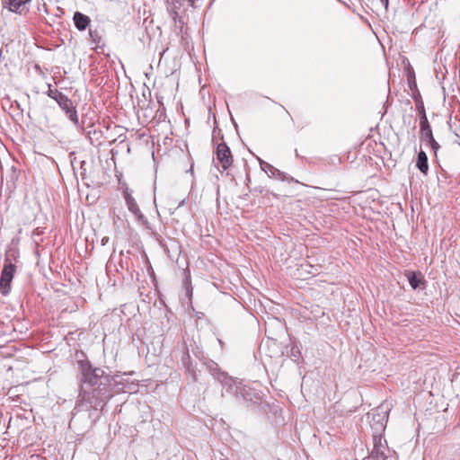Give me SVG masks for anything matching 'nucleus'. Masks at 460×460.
Returning <instances> with one entry per match:
<instances>
[{"label": "nucleus", "mask_w": 460, "mask_h": 460, "mask_svg": "<svg viewBox=\"0 0 460 460\" xmlns=\"http://www.w3.org/2000/svg\"><path fill=\"white\" fill-rule=\"evenodd\" d=\"M77 364L80 390L76 407L88 403L90 407L98 410L111 397L108 386L114 377L105 374L103 369L93 367L88 359H80Z\"/></svg>", "instance_id": "f257e3e1"}, {"label": "nucleus", "mask_w": 460, "mask_h": 460, "mask_svg": "<svg viewBox=\"0 0 460 460\" xmlns=\"http://www.w3.org/2000/svg\"><path fill=\"white\" fill-rule=\"evenodd\" d=\"M16 271V266L5 259V263L0 277V290L4 296H7L11 291V283Z\"/></svg>", "instance_id": "f03ea898"}, {"label": "nucleus", "mask_w": 460, "mask_h": 460, "mask_svg": "<svg viewBox=\"0 0 460 460\" xmlns=\"http://www.w3.org/2000/svg\"><path fill=\"white\" fill-rule=\"evenodd\" d=\"M372 436L373 449L365 460H388V456L385 455L386 440L383 439V434Z\"/></svg>", "instance_id": "7ed1b4c3"}, {"label": "nucleus", "mask_w": 460, "mask_h": 460, "mask_svg": "<svg viewBox=\"0 0 460 460\" xmlns=\"http://www.w3.org/2000/svg\"><path fill=\"white\" fill-rule=\"evenodd\" d=\"M58 106L65 111L66 115L69 119L71 122L76 127H80L79 118L77 114V111L75 106L74 105L71 99H69L66 94L61 97L58 102H57Z\"/></svg>", "instance_id": "20e7f679"}, {"label": "nucleus", "mask_w": 460, "mask_h": 460, "mask_svg": "<svg viewBox=\"0 0 460 460\" xmlns=\"http://www.w3.org/2000/svg\"><path fill=\"white\" fill-rule=\"evenodd\" d=\"M234 393L236 399L244 403H256L260 400L259 394L245 385H235Z\"/></svg>", "instance_id": "39448f33"}, {"label": "nucleus", "mask_w": 460, "mask_h": 460, "mask_svg": "<svg viewBox=\"0 0 460 460\" xmlns=\"http://www.w3.org/2000/svg\"><path fill=\"white\" fill-rule=\"evenodd\" d=\"M216 155L217 160L224 171L227 170L233 164L234 159L231 150L225 142L217 145Z\"/></svg>", "instance_id": "423d86ee"}, {"label": "nucleus", "mask_w": 460, "mask_h": 460, "mask_svg": "<svg viewBox=\"0 0 460 460\" xmlns=\"http://www.w3.org/2000/svg\"><path fill=\"white\" fill-rule=\"evenodd\" d=\"M377 411H380V409L378 408ZM387 420L388 414L386 411L382 410L381 411L373 413L370 423L373 431L372 435L383 434L386 427Z\"/></svg>", "instance_id": "0eeeda50"}, {"label": "nucleus", "mask_w": 460, "mask_h": 460, "mask_svg": "<svg viewBox=\"0 0 460 460\" xmlns=\"http://www.w3.org/2000/svg\"><path fill=\"white\" fill-rule=\"evenodd\" d=\"M204 366L206 369L210 373V375L220 383L229 385L230 389H233L231 383L233 380L227 376L226 373L220 370L218 365L213 360H207L204 362Z\"/></svg>", "instance_id": "6e6552de"}, {"label": "nucleus", "mask_w": 460, "mask_h": 460, "mask_svg": "<svg viewBox=\"0 0 460 460\" xmlns=\"http://www.w3.org/2000/svg\"><path fill=\"white\" fill-rule=\"evenodd\" d=\"M261 169L264 171L269 177L279 179L282 181H293V178L288 176L286 172L279 171V169L275 168L270 164L263 161L260 157H257Z\"/></svg>", "instance_id": "1a4fd4ad"}, {"label": "nucleus", "mask_w": 460, "mask_h": 460, "mask_svg": "<svg viewBox=\"0 0 460 460\" xmlns=\"http://www.w3.org/2000/svg\"><path fill=\"white\" fill-rule=\"evenodd\" d=\"M31 1V0H2V4L4 8L13 13L22 14L29 12L27 5Z\"/></svg>", "instance_id": "9d476101"}, {"label": "nucleus", "mask_w": 460, "mask_h": 460, "mask_svg": "<svg viewBox=\"0 0 460 460\" xmlns=\"http://www.w3.org/2000/svg\"><path fill=\"white\" fill-rule=\"evenodd\" d=\"M420 139L425 141L428 145H429V146L431 147V149L434 152V155H437V153H438V149L440 148V146L433 137V133H432V129H431L429 122L423 124V125H420Z\"/></svg>", "instance_id": "9b49d317"}, {"label": "nucleus", "mask_w": 460, "mask_h": 460, "mask_svg": "<svg viewBox=\"0 0 460 460\" xmlns=\"http://www.w3.org/2000/svg\"><path fill=\"white\" fill-rule=\"evenodd\" d=\"M404 275L413 289L423 290L426 288L427 281L420 271L406 270Z\"/></svg>", "instance_id": "f8f14e48"}, {"label": "nucleus", "mask_w": 460, "mask_h": 460, "mask_svg": "<svg viewBox=\"0 0 460 460\" xmlns=\"http://www.w3.org/2000/svg\"><path fill=\"white\" fill-rule=\"evenodd\" d=\"M85 135L88 137L90 143L93 146L102 145V132L101 129L95 128L94 125L92 124L85 129Z\"/></svg>", "instance_id": "ddd939ff"}, {"label": "nucleus", "mask_w": 460, "mask_h": 460, "mask_svg": "<svg viewBox=\"0 0 460 460\" xmlns=\"http://www.w3.org/2000/svg\"><path fill=\"white\" fill-rule=\"evenodd\" d=\"M184 349H185V351L181 357V363H182L183 367H185L186 371L188 372V374H190L191 376L192 381L197 382L198 377H197L195 366H193V364L191 362L190 356L189 354V350H188L187 347H185Z\"/></svg>", "instance_id": "4468645a"}, {"label": "nucleus", "mask_w": 460, "mask_h": 460, "mask_svg": "<svg viewBox=\"0 0 460 460\" xmlns=\"http://www.w3.org/2000/svg\"><path fill=\"white\" fill-rule=\"evenodd\" d=\"M73 22H74L75 28L78 31H83L86 30V28L90 25L91 19L89 16L77 11L73 15Z\"/></svg>", "instance_id": "2eb2a0df"}, {"label": "nucleus", "mask_w": 460, "mask_h": 460, "mask_svg": "<svg viewBox=\"0 0 460 460\" xmlns=\"http://www.w3.org/2000/svg\"><path fill=\"white\" fill-rule=\"evenodd\" d=\"M416 167L424 175L428 174V172H429L428 156L423 150H420L417 155Z\"/></svg>", "instance_id": "dca6fc26"}, {"label": "nucleus", "mask_w": 460, "mask_h": 460, "mask_svg": "<svg viewBox=\"0 0 460 460\" xmlns=\"http://www.w3.org/2000/svg\"><path fill=\"white\" fill-rule=\"evenodd\" d=\"M319 265H312L308 261H305L299 265L297 269L300 271V276L312 275L314 276L319 273Z\"/></svg>", "instance_id": "f3484780"}, {"label": "nucleus", "mask_w": 460, "mask_h": 460, "mask_svg": "<svg viewBox=\"0 0 460 460\" xmlns=\"http://www.w3.org/2000/svg\"><path fill=\"white\" fill-rule=\"evenodd\" d=\"M173 4V19H176V16L178 15V13L176 9H180L181 6H183L184 8L192 7L197 8L196 5V0H172Z\"/></svg>", "instance_id": "a211bd4d"}, {"label": "nucleus", "mask_w": 460, "mask_h": 460, "mask_svg": "<svg viewBox=\"0 0 460 460\" xmlns=\"http://www.w3.org/2000/svg\"><path fill=\"white\" fill-rule=\"evenodd\" d=\"M126 205L128 207V209L134 215L137 214L140 211V208L135 200V199L128 193L125 192L124 194Z\"/></svg>", "instance_id": "6ab92c4d"}, {"label": "nucleus", "mask_w": 460, "mask_h": 460, "mask_svg": "<svg viewBox=\"0 0 460 460\" xmlns=\"http://www.w3.org/2000/svg\"><path fill=\"white\" fill-rule=\"evenodd\" d=\"M416 108L420 115V125L429 123L422 101L417 102Z\"/></svg>", "instance_id": "aec40b11"}, {"label": "nucleus", "mask_w": 460, "mask_h": 460, "mask_svg": "<svg viewBox=\"0 0 460 460\" xmlns=\"http://www.w3.org/2000/svg\"><path fill=\"white\" fill-rule=\"evenodd\" d=\"M47 95L50 97L51 99L55 100L56 102H58V100L63 97L64 93L59 92L58 89H51V84H48V91Z\"/></svg>", "instance_id": "412c9836"}, {"label": "nucleus", "mask_w": 460, "mask_h": 460, "mask_svg": "<svg viewBox=\"0 0 460 460\" xmlns=\"http://www.w3.org/2000/svg\"><path fill=\"white\" fill-rule=\"evenodd\" d=\"M137 222L141 224L146 229H151L150 224L141 210L137 214H134Z\"/></svg>", "instance_id": "4be33fe9"}, {"label": "nucleus", "mask_w": 460, "mask_h": 460, "mask_svg": "<svg viewBox=\"0 0 460 460\" xmlns=\"http://www.w3.org/2000/svg\"><path fill=\"white\" fill-rule=\"evenodd\" d=\"M89 36L90 40L93 43L96 44V48L98 47V44L101 42L102 37L99 34L97 30H92L89 29Z\"/></svg>", "instance_id": "5701e85b"}, {"label": "nucleus", "mask_w": 460, "mask_h": 460, "mask_svg": "<svg viewBox=\"0 0 460 460\" xmlns=\"http://www.w3.org/2000/svg\"><path fill=\"white\" fill-rule=\"evenodd\" d=\"M253 192L258 194H268L270 193L269 190L262 186H257L252 190Z\"/></svg>", "instance_id": "b1692460"}, {"label": "nucleus", "mask_w": 460, "mask_h": 460, "mask_svg": "<svg viewBox=\"0 0 460 460\" xmlns=\"http://www.w3.org/2000/svg\"><path fill=\"white\" fill-rule=\"evenodd\" d=\"M43 234V230L40 229V227H37L36 229L33 230L32 232V237H36V236H40V234Z\"/></svg>", "instance_id": "393cba45"}, {"label": "nucleus", "mask_w": 460, "mask_h": 460, "mask_svg": "<svg viewBox=\"0 0 460 460\" xmlns=\"http://www.w3.org/2000/svg\"><path fill=\"white\" fill-rule=\"evenodd\" d=\"M108 242H109V237L104 236V237L102 239L101 243H102V246H104V245H106V244L108 243Z\"/></svg>", "instance_id": "a878e982"}, {"label": "nucleus", "mask_w": 460, "mask_h": 460, "mask_svg": "<svg viewBox=\"0 0 460 460\" xmlns=\"http://www.w3.org/2000/svg\"><path fill=\"white\" fill-rule=\"evenodd\" d=\"M381 4L385 6V9H387L389 4V0H380Z\"/></svg>", "instance_id": "bb28decb"}, {"label": "nucleus", "mask_w": 460, "mask_h": 460, "mask_svg": "<svg viewBox=\"0 0 460 460\" xmlns=\"http://www.w3.org/2000/svg\"><path fill=\"white\" fill-rule=\"evenodd\" d=\"M246 180H247L248 181H250V177H249V175H247Z\"/></svg>", "instance_id": "cd10ccee"}]
</instances>
